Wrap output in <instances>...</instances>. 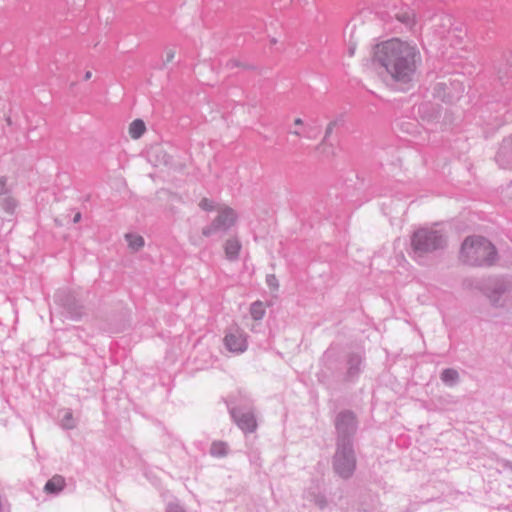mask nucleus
<instances>
[{"label": "nucleus", "instance_id": "1", "mask_svg": "<svg viewBox=\"0 0 512 512\" xmlns=\"http://www.w3.org/2000/svg\"><path fill=\"white\" fill-rule=\"evenodd\" d=\"M374 59L386 70L393 81L404 85L414 81L417 68L422 61L416 45L397 38L378 44Z\"/></svg>", "mask_w": 512, "mask_h": 512}, {"label": "nucleus", "instance_id": "2", "mask_svg": "<svg viewBox=\"0 0 512 512\" xmlns=\"http://www.w3.org/2000/svg\"><path fill=\"white\" fill-rule=\"evenodd\" d=\"M496 255L492 243L481 236L467 237L460 251L461 260L472 266H490L495 262Z\"/></svg>", "mask_w": 512, "mask_h": 512}, {"label": "nucleus", "instance_id": "3", "mask_svg": "<svg viewBox=\"0 0 512 512\" xmlns=\"http://www.w3.org/2000/svg\"><path fill=\"white\" fill-rule=\"evenodd\" d=\"M446 243V233L437 226L419 228L411 236V248L415 258L442 250Z\"/></svg>", "mask_w": 512, "mask_h": 512}, {"label": "nucleus", "instance_id": "4", "mask_svg": "<svg viewBox=\"0 0 512 512\" xmlns=\"http://www.w3.org/2000/svg\"><path fill=\"white\" fill-rule=\"evenodd\" d=\"M332 466L334 472L343 479H349L356 468L353 443H336Z\"/></svg>", "mask_w": 512, "mask_h": 512}, {"label": "nucleus", "instance_id": "5", "mask_svg": "<svg viewBox=\"0 0 512 512\" xmlns=\"http://www.w3.org/2000/svg\"><path fill=\"white\" fill-rule=\"evenodd\" d=\"M237 220L238 214L233 208L227 205H218L216 217L202 229V235L205 237L222 236L236 224Z\"/></svg>", "mask_w": 512, "mask_h": 512}, {"label": "nucleus", "instance_id": "6", "mask_svg": "<svg viewBox=\"0 0 512 512\" xmlns=\"http://www.w3.org/2000/svg\"><path fill=\"white\" fill-rule=\"evenodd\" d=\"M335 428L337 443H352V438L357 430L355 414L349 410L340 412L335 419Z\"/></svg>", "mask_w": 512, "mask_h": 512}, {"label": "nucleus", "instance_id": "7", "mask_svg": "<svg viewBox=\"0 0 512 512\" xmlns=\"http://www.w3.org/2000/svg\"><path fill=\"white\" fill-rule=\"evenodd\" d=\"M509 284L502 279L493 280L484 293L495 307H503L509 298Z\"/></svg>", "mask_w": 512, "mask_h": 512}, {"label": "nucleus", "instance_id": "8", "mask_svg": "<svg viewBox=\"0 0 512 512\" xmlns=\"http://www.w3.org/2000/svg\"><path fill=\"white\" fill-rule=\"evenodd\" d=\"M225 347L232 353L241 354L247 350V335L244 331L230 329L224 337Z\"/></svg>", "mask_w": 512, "mask_h": 512}, {"label": "nucleus", "instance_id": "9", "mask_svg": "<svg viewBox=\"0 0 512 512\" xmlns=\"http://www.w3.org/2000/svg\"><path fill=\"white\" fill-rule=\"evenodd\" d=\"M230 414L237 426L245 433H252L257 428L255 415L252 411H245L240 408H231Z\"/></svg>", "mask_w": 512, "mask_h": 512}, {"label": "nucleus", "instance_id": "10", "mask_svg": "<svg viewBox=\"0 0 512 512\" xmlns=\"http://www.w3.org/2000/svg\"><path fill=\"white\" fill-rule=\"evenodd\" d=\"M303 497L314 503L321 510L328 506V500L323 492L321 484L318 481H313L310 484V486L304 491Z\"/></svg>", "mask_w": 512, "mask_h": 512}, {"label": "nucleus", "instance_id": "11", "mask_svg": "<svg viewBox=\"0 0 512 512\" xmlns=\"http://www.w3.org/2000/svg\"><path fill=\"white\" fill-rule=\"evenodd\" d=\"M457 84L456 91H452V89L448 86L446 82H439L435 85L436 94L442 98L443 101L452 102L460 97V94L464 91V87L457 81L450 82V86H455Z\"/></svg>", "mask_w": 512, "mask_h": 512}, {"label": "nucleus", "instance_id": "12", "mask_svg": "<svg viewBox=\"0 0 512 512\" xmlns=\"http://www.w3.org/2000/svg\"><path fill=\"white\" fill-rule=\"evenodd\" d=\"M363 357L359 353H351L347 357L345 380L353 381L361 373Z\"/></svg>", "mask_w": 512, "mask_h": 512}, {"label": "nucleus", "instance_id": "13", "mask_svg": "<svg viewBox=\"0 0 512 512\" xmlns=\"http://www.w3.org/2000/svg\"><path fill=\"white\" fill-rule=\"evenodd\" d=\"M223 248L226 259L231 262H234L237 261L239 258V253L241 251L242 244L236 236H233L228 238L224 242Z\"/></svg>", "mask_w": 512, "mask_h": 512}, {"label": "nucleus", "instance_id": "14", "mask_svg": "<svg viewBox=\"0 0 512 512\" xmlns=\"http://www.w3.org/2000/svg\"><path fill=\"white\" fill-rule=\"evenodd\" d=\"M65 486V479L60 475L53 476L50 480L45 484L44 490L47 493L57 494L63 490Z\"/></svg>", "mask_w": 512, "mask_h": 512}, {"label": "nucleus", "instance_id": "15", "mask_svg": "<svg viewBox=\"0 0 512 512\" xmlns=\"http://www.w3.org/2000/svg\"><path fill=\"white\" fill-rule=\"evenodd\" d=\"M511 152H512V139L504 140L495 156L496 161L499 163V165L501 167H505L506 158L511 154Z\"/></svg>", "mask_w": 512, "mask_h": 512}, {"label": "nucleus", "instance_id": "16", "mask_svg": "<svg viewBox=\"0 0 512 512\" xmlns=\"http://www.w3.org/2000/svg\"><path fill=\"white\" fill-rule=\"evenodd\" d=\"M441 381L447 386H454L459 381V373L453 368H446L440 375Z\"/></svg>", "mask_w": 512, "mask_h": 512}, {"label": "nucleus", "instance_id": "17", "mask_svg": "<svg viewBox=\"0 0 512 512\" xmlns=\"http://www.w3.org/2000/svg\"><path fill=\"white\" fill-rule=\"evenodd\" d=\"M146 127L141 119L134 120L129 127V134L133 139H139L145 132Z\"/></svg>", "mask_w": 512, "mask_h": 512}, {"label": "nucleus", "instance_id": "18", "mask_svg": "<svg viewBox=\"0 0 512 512\" xmlns=\"http://www.w3.org/2000/svg\"><path fill=\"white\" fill-rule=\"evenodd\" d=\"M265 312L264 303L259 300L253 302L250 306V315L256 321L261 320L265 316Z\"/></svg>", "mask_w": 512, "mask_h": 512}, {"label": "nucleus", "instance_id": "19", "mask_svg": "<svg viewBox=\"0 0 512 512\" xmlns=\"http://www.w3.org/2000/svg\"><path fill=\"white\" fill-rule=\"evenodd\" d=\"M125 239L128 242V246L134 251H138L144 246V239L140 235L127 233Z\"/></svg>", "mask_w": 512, "mask_h": 512}, {"label": "nucleus", "instance_id": "20", "mask_svg": "<svg viewBox=\"0 0 512 512\" xmlns=\"http://www.w3.org/2000/svg\"><path fill=\"white\" fill-rule=\"evenodd\" d=\"M1 208L8 214H13L17 207V201L10 195H5L2 199Z\"/></svg>", "mask_w": 512, "mask_h": 512}, {"label": "nucleus", "instance_id": "21", "mask_svg": "<svg viewBox=\"0 0 512 512\" xmlns=\"http://www.w3.org/2000/svg\"><path fill=\"white\" fill-rule=\"evenodd\" d=\"M228 446L225 442H214L210 447V454L214 457L227 455Z\"/></svg>", "mask_w": 512, "mask_h": 512}, {"label": "nucleus", "instance_id": "22", "mask_svg": "<svg viewBox=\"0 0 512 512\" xmlns=\"http://www.w3.org/2000/svg\"><path fill=\"white\" fill-rule=\"evenodd\" d=\"M61 426L64 429H73L76 427V420L70 410H65L64 415L61 419Z\"/></svg>", "mask_w": 512, "mask_h": 512}, {"label": "nucleus", "instance_id": "23", "mask_svg": "<svg viewBox=\"0 0 512 512\" xmlns=\"http://www.w3.org/2000/svg\"><path fill=\"white\" fill-rule=\"evenodd\" d=\"M199 207L205 211H213V210L217 211L218 205H215L214 202L208 198H203L199 202Z\"/></svg>", "mask_w": 512, "mask_h": 512}, {"label": "nucleus", "instance_id": "24", "mask_svg": "<svg viewBox=\"0 0 512 512\" xmlns=\"http://www.w3.org/2000/svg\"><path fill=\"white\" fill-rule=\"evenodd\" d=\"M11 188L8 185V178L0 176V197L10 194Z\"/></svg>", "mask_w": 512, "mask_h": 512}, {"label": "nucleus", "instance_id": "25", "mask_svg": "<svg viewBox=\"0 0 512 512\" xmlns=\"http://www.w3.org/2000/svg\"><path fill=\"white\" fill-rule=\"evenodd\" d=\"M396 18L406 24V25H410L413 23V20H414V15L409 13V12H404V13H401V14H396Z\"/></svg>", "mask_w": 512, "mask_h": 512}, {"label": "nucleus", "instance_id": "26", "mask_svg": "<svg viewBox=\"0 0 512 512\" xmlns=\"http://www.w3.org/2000/svg\"><path fill=\"white\" fill-rule=\"evenodd\" d=\"M266 283L268 287L273 290H277L279 287L278 280L274 274H269L266 276Z\"/></svg>", "mask_w": 512, "mask_h": 512}, {"label": "nucleus", "instance_id": "27", "mask_svg": "<svg viewBox=\"0 0 512 512\" xmlns=\"http://www.w3.org/2000/svg\"><path fill=\"white\" fill-rule=\"evenodd\" d=\"M166 512H185L181 506L174 503H169Z\"/></svg>", "mask_w": 512, "mask_h": 512}, {"label": "nucleus", "instance_id": "28", "mask_svg": "<svg viewBox=\"0 0 512 512\" xmlns=\"http://www.w3.org/2000/svg\"><path fill=\"white\" fill-rule=\"evenodd\" d=\"M335 126H336V121H332L327 125L326 131H325V139L332 133Z\"/></svg>", "mask_w": 512, "mask_h": 512}, {"label": "nucleus", "instance_id": "29", "mask_svg": "<svg viewBox=\"0 0 512 512\" xmlns=\"http://www.w3.org/2000/svg\"><path fill=\"white\" fill-rule=\"evenodd\" d=\"M175 57V52L173 50H168L166 52V59H165V63H169L171 62Z\"/></svg>", "mask_w": 512, "mask_h": 512}, {"label": "nucleus", "instance_id": "30", "mask_svg": "<svg viewBox=\"0 0 512 512\" xmlns=\"http://www.w3.org/2000/svg\"><path fill=\"white\" fill-rule=\"evenodd\" d=\"M289 133H291V134H293V135H295V136H297V137L302 136L301 131H300V130H298V129L289 130Z\"/></svg>", "mask_w": 512, "mask_h": 512}, {"label": "nucleus", "instance_id": "31", "mask_svg": "<svg viewBox=\"0 0 512 512\" xmlns=\"http://www.w3.org/2000/svg\"><path fill=\"white\" fill-rule=\"evenodd\" d=\"M80 220H81V213L78 212V213L75 214V216L73 218V222L74 223H78Z\"/></svg>", "mask_w": 512, "mask_h": 512}, {"label": "nucleus", "instance_id": "32", "mask_svg": "<svg viewBox=\"0 0 512 512\" xmlns=\"http://www.w3.org/2000/svg\"><path fill=\"white\" fill-rule=\"evenodd\" d=\"M349 56H353L355 53V46L350 45L348 48Z\"/></svg>", "mask_w": 512, "mask_h": 512}, {"label": "nucleus", "instance_id": "33", "mask_svg": "<svg viewBox=\"0 0 512 512\" xmlns=\"http://www.w3.org/2000/svg\"><path fill=\"white\" fill-rule=\"evenodd\" d=\"M294 124H295L296 126H302V125H303V120H302L301 118H296V119L294 120Z\"/></svg>", "mask_w": 512, "mask_h": 512}, {"label": "nucleus", "instance_id": "34", "mask_svg": "<svg viewBox=\"0 0 512 512\" xmlns=\"http://www.w3.org/2000/svg\"><path fill=\"white\" fill-rule=\"evenodd\" d=\"M92 77V73L90 71H87L84 75V80H89Z\"/></svg>", "mask_w": 512, "mask_h": 512}, {"label": "nucleus", "instance_id": "35", "mask_svg": "<svg viewBox=\"0 0 512 512\" xmlns=\"http://www.w3.org/2000/svg\"><path fill=\"white\" fill-rule=\"evenodd\" d=\"M505 467L509 468L512 471V462L507 461L505 463Z\"/></svg>", "mask_w": 512, "mask_h": 512}, {"label": "nucleus", "instance_id": "36", "mask_svg": "<svg viewBox=\"0 0 512 512\" xmlns=\"http://www.w3.org/2000/svg\"><path fill=\"white\" fill-rule=\"evenodd\" d=\"M229 64L233 65V66H236L237 65V62L236 61H231Z\"/></svg>", "mask_w": 512, "mask_h": 512}, {"label": "nucleus", "instance_id": "37", "mask_svg": "<svg viewBox=\"0 0 512 512\" xmlns=\"http://www.w3.org/2000/svg\"><path fill=\"white\" fill-rule=\"evenodd\" d=\"M362 510H363L364 512H369V511H370V509H368V508H363Z\"/></svg>", "mask_w": 512, "mask_h": 512}]
</instances>
